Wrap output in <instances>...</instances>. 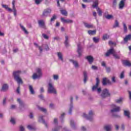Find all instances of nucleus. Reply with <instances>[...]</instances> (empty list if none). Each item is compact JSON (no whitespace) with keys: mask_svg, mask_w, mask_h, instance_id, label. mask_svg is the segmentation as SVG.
Listing matches in <instances>:
<instances>
[{"mask_svg":"<svg viewBox=\"0 0 131 131\" xmlns=\"http://www.w3.org/2000/svg\"><path fill=\"white\" fill-rule=\"evenodd\" d=\"M113 55L115 59H119L120 58V54H117L115 50L113 48L108 50L105 53L106 57H109L110 55Z\"/></svg>","mask_w":131,"mask_h":131,"instance_id":"obj_1","label":"nucleus"},{"mask_svg":"<svg viewBox=\"0 0 131 131\" xmlns=\"http://www.w3.org/2000/svg\"><path fill=\"white\" fill-rule=\"evenodd\" d=\"M21 73V71H17L13 72V76H14V79L17 81L18 84L22 83V79L20 78L19 75Z\"/></svg>","mask_w":131,"mask_h":131,"instance_id":"obj_2","label":"nucleus"},{"mask_svg":"<svg viewBox=\"0 0 131 131\" xmlns=\"http://www.w3.org/2000/svg\"><path fill=\"white\" fill-rule=\"evenodd\" d=\"M48 93L49 94H57V91L54 87L53 83L49 82L48 84Z\"/></svg>","mask_w":131,"mask_h":131,"instance_id":"obj_3","label":"nucleus"},{"mask_svg":"<svg viewBox=\"0 0 131 131\" xmlns=\"http://www.w3.org/2000/svg\"><path fill=\"white\" fill-rule=\"evenodd\" d=\"M36 73H34L33 75V79H36L37 78H40L42 76V73H41V70L40 69H37Z\"/></svg>","mask_w":131,"mask_h":131,"instance_id":"obj_4","label":"nucleus"},{"mask_svg":"<svg viewBox=\"0 0 131 131\" xmlns=\"http://www.w3.org/2000/svg\"><path fill=\"white\" fill-rule=\"evenodd\" d=\"M99 83H100V80H99V78H96V83L95 85H94L92 88V91L94 92L95 91H97V93L98 94H100L101 93V91H102L101 90V88H98V86H99Z\"/></svg>","mask_w":131,"mask_h":131,"instance_id":"obj_5","label":"nucleus"},{"mask_svg":"<svg viewBox=\"0 0 131 131\" xmlns=\"http://www.w3.org/2000/svg\"><path fill=\"white\" fill-rule=\"evenodd\" d=\"M112 108H113V109L110 111V112H111V113H114L115 112H119V111H120V106H116L115 104H113L112 105Z\"/></svg>","mask_w":131,"mask_h":131,"instance_id":"obj_6","label":"nucleus"},{"mask_svg":"<svg viewBox=\"0 0 131 131\" xmlns=\"http://www.w3.org/2000/svg\"><path fill=\"white\" fill-rule=\"evenodd\" d=\"M51 12H52V10L50 8H47L43 10L42 16L43 17H48L51 14Z\"/></svg>","mask_w":131,"mask_h":131,"instance_id":"obj_7","label":"nucleus"},{"mask_svg":"<svg viewBox=\"0 0 131 131\" xmlns=\"http://www.w3.org/2000/svg\"><path fill=\"white\" fill-rule=\"evenodd\" d=\"M17 102L19 104V108L20 109V112L23 111V110H25V107H26V105H25V104H24L23 103L22 100H21V99H20V98H18L17 99Z\"/></svg>","mask_w":131,"mask_h":131,"instance_id":"obj_8","label":"nucleus"},{"mask_svg":"<svg viewBox=\"0 0 131 131\" xmlns=\"http://www.w3.org/2000/svg\"><path fill=\"white\" fill-rule=\"evenodd\" d=\"M110 96V93H109V91L107 89H104L101 94V97L102 98H106V97H108Z\"/></svg>","mask_w":131,"mask_h":131,"instance_id":"obj_9","label":"nucleus"},{"mask_svg":"<svg viewBox=\"0 0 131 131\" xmlns=\"http://www.w3.org/2000/svg\"><path fill=\"white\" fill-rule=\"evenodd\" d=\"M131 38V34L127 35V36H125V38H124V41L121 42V43L122 45H124V43H126L128 40H130Z\"/></svg>","mask_w":131,"mask_h":131,"instance_id":"obj_10","label":"nucleus"},{"mask_svg":"<svg viewBox=\"0 0 131 131\" xmlns=\"http://www.w3.org/2000/svg\"><path fill=\"white\" fill-rule=\"evenodd\" d=\"M112 82L109 80H107V78H104L102 80L103 85H106V84H111Z\"/></svg>","mask_w":131,"mask_h":131,"instance_id":"obj_11","label":"nucleus"},{"mask_svg":"<svg viewBox=\"0 0 131 131\" xmlns=\"http://www.w3.org/2000/svg\"><path fill=\"white\" fill-rule=\"evenodd\" d=\"M125 4V0L121 1L119 5V8L120 10H122V9L124 8Z\"/></svg>","mask_w":131,"mask_h":131,"instance_id":"obj_12","label":"nucleus"},{"mask_svg":"<svg viewBox=\"0 0 131 131\" xmlns=\"http://www.w3.org/2000/svg\"><path fill=\"white\" fill-rule=\"evenodd\" d=\"M12 9L13 12L14 13V15L15 17L17 16V10H16V8L15 7V1H13L12 2Z\"/></svg>","mask_w":131,"mask_h":131,"instance_id":"obj_13","label":"nucleus"},{"mask_svg":"<svg viewBox=\"0 0 131 131\" xmlns=\"http://www.w3.org/2000/svg\"><path fill=\"white\" fill-rule=\"evenodd\" d=\"M77 53L79 55V57H80L82 54V49H81V47H80V44H78V50Z\"/></svg>","mask_w":131,"mask_h":131,"instance_id":"obj_14","label":"nucleus"},{"mask_svg":"<svg viewBox=\"0 0 131 131\" xmlns=\"http://www.w3.org/2000/svg\"><path fill=\"white\" fill-rule=\"evenodd\" d=\"M86 60H88L90 64H92L94 62V57L92 56H88L86 57Z\"/></svg>","mask_w":131,"mask_h":131,"instance_id":"obj_15","label":"nucleus"},{"mask_svg":"<svg viewBox=\"0 0 131 131\" xmlns=\"http://www.w3.org/2000/svg\"><path fill=\"white\" fill-rule=\"evenodd\" d=\"M57 57L61 62H63L64 59H63V54L61 52H57Z\"/></svg>","mask_w":131,"mask_h":131,"instance_id":"obj_16","label":"nucleus"},{"mask_svg":"<svg viewBox=\"0 0 131 131\" xmlns=\"http://www.w3.org/2000/svg\"><path fill=\"white\" fill-rule=\"evenodd\" d=\"M61 20L63 23H73V20L70 19H66L63 17L61 18Z\"/></svg>","mask_w":131,"mask_h":131,"instance_id":"obj_17","label":"nucleus"},{"mask_svg":"<svg viewBox=\"0 0 131 131\" xmlns=\"http://www.w3.org/2000/svg\"><path fill=\"white\" fill-rule=\"evenodd\" d=\"M38 121L39 122H41L42 123H43L46 127H48V124L46 123L45 120H43V118H42V117H40L39 118Z\"/></svg>","mask_w":131,"mask_h":131,"instance_id":"obj_18","label":"nucleus"},{"mask_svg":"<svg viewBox=\"0 0 131 131\" xmlns=\"http://www.w3.org/2000/svg\"><path fill=\"white\" fill-rule=\"evenodd\" d=\"M8 89H9V86L7 84H4L2 86V92H6V91H8Z\"/></svg>","mask_w":131,"mask_h":131,"instance_id":"obj_19","label":"nucleus"},{"mask_svg":"<svg viewBox=\"0 0 131 131\" xmlns=\"http://www.w3.org/2000/svg\"><path fill=\"white\" fill-rule=\"evenodd\" d=\"M38 24H39V26H40V27L45 28V21H43V20H38Z\"/></svg>","mask_w":131,"mask_h":131,"instance_id":"obj_20","label":"nucleus"},{"mask_svg":"<svg viewBox=\"0 0 131 131\" xmlns=\"http://www.w3.org/2000/svg\"><path fill=\"white\" fill-rule=\"evenodd\" d=\"M70 61L72 62L75 68H78L79 67V65H78V62H77V61L73 60H70Z\"/></svg>","mask_w":131,"mask_h":131,"instance_id":"obj_21","label":"nucleus"},{"mask_svg":"<svg viewBox=\"0 0 131 131\" xmlns=\"http://www.w3.org/2000/svg\"><path fill=\"white\" fill-rule=\"evenodd\" d=\"M3 8H4L5 10H7L8 12H13V10H12L11 8H9L8 5L2 4Z\"/></svg>","mask_w":131,"mask_h":131,"instance_id":"obj_22","label":"nucleus"},{"mask_svg":"<svg viewBox=\"0 0 131 131\" xmlns=\"http://www.w3.org/2000/svg\"><path fill=\"white\" fill-rule=\"evenodd\" d=\"M84 25L85 27L86 28H94V25L91 24H88L86 23H84Z\"/></svg>","mask_w":131,"mask_h":131,"instance_id":"obj_23","label":"nucleus"},{"mask_svg":"<svg viewBox=\"0 0 131 131\" xmlns=\"http://www.w3.org/2000/svg\"><path fill=\"white\" fill-rule=\"evenodd\" d=\"M123 64L124 65V66H128V67H130L131 66L130 62L127 60L123 61Z\"/></svg>","mask_w":131,"mask_h":131,"instance_id":"obj_24","label":"nucleus"},{"mask_svg":"<svg viewBox=\"0 0 131 131\" xmlns=\"http://www.w3.org/2000/svg\"><path fill=\"white\" fill-rule=\"evenodd\" d=\"M112 128L111 125H106L104 126V129L106 131H110L111 129Z\"/></svg>","mask_w":131,"mask_h":131,"instance_id":"obj_25","label":"nucleus"},{"mask_svg":"<svg viewBox=\"0 0 131 131\" xmlns=\"http://www.w3.org/2000/svg\"><path fill=\"white\" fill-rule=\"evenodd\" d=\"M99 4V0H95V2H93V5H92L93 8H97Z\"/></svg>","mask_w":131,"mask_h":131,"instance_id":"obj_26","label":"nucleus"},{"mask_svg":"<svg viewBox=\"0 0 131 131\" xmlns=\"http://www.w3.org/2000/svg\"><path fill=\"white\" fill-rule=\"evenodd\" d=\"M84 75V82L85 83L86 82V80H88V73L86 72H83Z\"/></svg>","mask_w":131,"mask_h":131,"instance_id":"obj_27","label":"nucleus"},{"mask_svg":"<svg viewBox=\"0 0 131 131\" xmlns=\"http://www.w3.org/2000/svg\"><path fill=\"white\" fill-rule=\"evenodd\" d=\"M88 33L89 35H95L96 34V30H89L88 31Z\"/></svg>","mask_w":131,"mask_h":131,"instance_id":"obj_28","label":"nucleus"},{"mask_svg":"<svg viewBox=\"0 0 131 131\" xmlns=\"http://www.w3.org/2000/svg\"><path fill=\"white\" fill-rule=\"evenodd\" d=\"M70 125L72 128H74V129H75V124L74 123V121L73 120H71L70 121Z\"/></svg>","mask_w":131,"mask_h":131,"instance_id":"obj_29","label":"nucleus"},{"mask_svg":"<svg viewBox=\"0 0 131 131\" xmlns=\"http://www.w3.org/2000/svg\"><path fill=\"white\" fill-rule=\"evenodd\" d=\"M29 90L31 95H34L35 94V92H34L32 85L29 86Z\"/></svg>","mask_w":131,"mask_h":131,"instance_id":"obj_30","label":"nucleus"},{"mask_svg":"<svg viewBox=\"0 0 131 131\" xmlns=\"http://www.w3.org/2000/svg\"><path fill=\"white\" fill-rule=\"evenodd\" d=\"M84 118H86V119H89L90 121H92V118H93V116L91 115H84L83 116Z\"/></svg>","mask_w":131,"mask_h":131,"instance_id":"obj_31","label":"nucleus"},{"mask_svg":"<svg viewBox=\"0 0 131 131\" xmlns=\"http://www.w3.org/2000/svg\"><path fill=\"white\" fill-rule=\"evenodd\" d=\"M123 27L124 29V32L126 33L127 32V27H126V24L124 23H123Z\"/></svg>","mask_w":131,"mask_h":131,"instance_id":"obj_32","label":"nucleus"},{"mask_svg":"<svg viewBox=\"0 0 131 131\" xmlns=\"http://www.w3.org/2000/svg\"><path fill=\"white\" fill-rule=\"evenodd\" d=\"M20 27L21 28L22 30H23L24 32L26 33V34H28V32H27V30H26V29L24 26H23L22 25H20Z\"/></svg>","mask_w":131,"mask_h":131,"instance_id":"obj_33","label":"nucleus"},{"mask_svg":"<svg viewBox=\"0 0 131 131\" xmlns=\"http://www.w3.org/2000/svg\"><path fill=\"white\" fill-rule=\"evenodd\" d=\"M108 38H109V35H108L107 34L103 35L102 37L103 40H106V39H108Z\"/></svg>","mask_w":131,"mask_h":131,"instance_id":"obj_34","label":"nucleus"},{"mask_svg":"<svg viewBox=\"0 0 131 131\" xmlns=\"http://www.w3.org/2000/svg\"><path fill=\"white\" fill-rule=\"evenodd\" d=\"M60 12L63 16H67V11L66 10H61Z\"/></svg>","mask_w":131,"mask_h":131,"instance_id":"obj_35","label":"nucleus"},{"mask_svg":"<svg viewBox=\"0 0 131 131\" xmlns=\"http://www.w3.org/2000/svg\"><path fill=\"white\" fill-rule=\"evenodd\" d=\"M105 18L108 20H110V19H113V15L107 14L106 16H105Z\"/></svg>","mask_w":131,"mask_h":131,"instance_id":"obj_36","label":"nucleus"},{"mask_svg":"<svg viewBox=\"0 0 131 131\" xmlns=\"http://www.w3.org/2000/svg\"><path fill=\"white\" fill-rule=\"evenodd\" d=\"M38 109L39 110H40V111H41L42 112H44V113L47 112V109L43 107L38 106Z\"/></svg>","mask_w":131,"mask_h":131,"instance_id":"obj_37","label":"nucleus"},{"mask_svg":"<svg viewBox=\"0 0 131 131\" xmlns=\"http://www.w3.org/2000/svg\"><path fill=\"white\" fill-rule=\"evenodd\" d=\"M130 112L127 110L124 111V115H130Z\"/></svg>","mask_w":131,"mask_h":131,"instance_id":"obj_38","label":"nucleus"},{"mask_svg":"<svg viewBox=\"0 0 131 131\" xmlns=\"http://www.w3.org/2000/svg\"><path fill=\"white\" fill-rule=\"evenodd\" d=\"M10 122L12 124H16V120L14 118H11V119H10Z\"/></svg>","mask_w":131,"mask_h":131,"instance_id":"obj_39","label":"nucleus"},{"mask_svg":"<svg viewBox=\"0 0 131 131\" xmlns=\"http://www.w3.org/2000/svg\"><path fill=\"white\" fill-rule=\"evenodd\" d=\"M53 77L54 80H58L59 79V76L58 75H53Z\"/></svg>","mask_w":131,"mask_h":131,"instance_id":"obj_40","label":"nucleus"},{"mask_svg":"<svg viewBox=\"0 0 131 131\" xmlns=\"http://www.w3.org/2000/svg\"><path fill=\"white\" fill-rule=\"evenodd\" d=\"M64 44L66 47H68V36H66V41L64 42Z\"/></svg>","mask_w":131,"mask_h":131,"instance_id":"obj_41","label":"nucleus"},{"mask_svg":"<svg viewBox=\"0 0 131 131\" xmlns=\"http://www.w3.org/2000/svg\"><path fill=\"white\" fill-rule=\"evenodd\" d=\"M97 11L99 16H101L102 15V10H101L100 8H97Z\"/></svg>","mask_w":131,"mask_h":131,"instance_id":"obj_42","label":"nucleus"},{"mask_svg":"<svg viewBox=\"0 0 131 131\" xmlns=\"http://www.w3.org/2000/svg\"><path fill=\"white\" fill-rule=\"evenodd\" d=\"M114 27H119V24L118 23V21L117 20L115 21Z\"/></svg>","mask_w":131,"mask_h":131,"instance_id":"obj_43","label":"nucleus"},{"mask_svg":"<svg viewBox=\"0 0 131 131\" xmlns=\"http://www.w3.org/2000/svg\"><path fill=\"white\" fill-rule=\"evenodd\" d=\"M112 82H113L114 83H115L116 82V77L115 76H113L112 78Z\"/></svg>","mask_w":131,"mask_h":131,"instance_id":"obj_44","label":"nucleus"},{"mask_svg":"<svg viewBox=\"0 0 131 131\" xmlns=\"http://www.w3.org/2000/svg\"><path fill=\"white\" fill-rule=\"evenodd\" d=\"M27 127H28V129H30V130H34V128H33L32 127V126H31L30 125H28Z\"/></svg>","mask_w":131,"mask_h":131,"instance_id":"obj_45","label":"nucleus"},{"mask_svg":"<svg viewBox=\"0 0 131 131\" xmlns=\"http://www.w3.org/2000/svg\"><path fill=\"white\" fill-rule=\"evenodd\" d=\"M41 2H42V0H35V3L36 5H39Z\"/></svg>","mask_w":131,"mask_h":131,"instance_id":"obj_46","label":"nucleus"},{"mask_svg":"<svg viewBox=\"0 0 131 131\" xmlns=\"http://www.w3.org/2000/svg\"><path fill=\"white\" fill-rule=\"evenodd\" d=\"M121 102H122V98H120L116 100V102L118 103H120Z\"/></svg>","mask_w":131,"mask_h":131,"instance_id":"obj_47","label":"nucleus"},{"mask_svg":"<svg viewBox=\"0 0 131 131\" xmlns=\"http://www.w3.org/2000/svg\"><path fill=\"white\" fill-rule=\"evenodd\" d=\"M93 40H94V42H98L99 40V39L98 37H95L93 38Z\"/></svg>","mask_w":131,"mask_h":131,"instance_id":"obj_48","label":"nucleus"},{"mask_svg":"<svg viewBox=\"0 0 131 131\" xmlns=\"http://www.w3.org/2000/svg\"><path fill=\"white\" fill-rule=\"evenodd\" d=\"M57 17L56 16V15H53V17L51 18V22H53V21H55V20H56Z\"/></svg>","mask_w":131,"mask_h":131,"instance_id":"obj_49","label":"nucleus"},{"mask_svg":"<svg viewBox=\"0 0 131 131\" xmlns=\"http://www.w3.org/2000/svg\"><path fill=\"white\" fill-rule=\"evenodd\" d=\"M42 48H45V50L46 51H49V46L48 45H42Z\"/></svg>","mask_w":131,"mask_h":131,"instance_id":"obj_50","label":"nucleus"},{"mask_svg":"<svg viewBox=\"0 0 131 131\" xmlns=\"http://www.w3.org/2000/svg\"><path fill=\"white\" fill-rule=\"evenodd\" d=\"M72 109H73V104H72V103H71V106L70 107L69 114H71V111H72Z\"/></svg>","mask_w":131,"mask_h":131,"instance_id":"obj_51","label":"nucleus"},{"mask_svg":"<svg viewBox=\"0 0 131 131\" xmlns=\"http://www.w3.org/2000/svg\"><path fill=\"white\" fill-rule=\"evenodd\" d=\"M120 77L121 79H122V78H123V77H124V72H122L120 76Z\"/></svg>","mask_w":131,"mask_h":131,"instance_id":"obj_52","label":"nucleus"},{"mask_svg":"<svg viewBox=\"0 0 131 131\" xmlns=\"http://www.w3.org/2000/svg\"><path fill=\"white\" fill-rule=\"evenodd\" d=\"M42 36L43 37H44V38H45L46 39H49V36H48V35H47L45 34H42Z\"/></svg>","mask_w":131,"mask_h":131,"instance_id":"obj_53","label":"nucleus"},{"mask_svg":"<svg viewBox=\"0 0 131 131\" xmlns=\"http://www.w3.org/2000/svg\"><path fill=\"white\" fill-rule=\"evenodd\" d=\"M61 128V126L58 127L57 128H55V129H53L52 131H59V130Z\"/></svg>","mask_w":131,"mask_h":131,"instance_id":"obj_54","label":"nucleus"},{"mask_svg":"<svg viewBox=\"0 0 131 131\" xmlns=\"http://www.w3.org/2000/svg\"><path fill=\"white\" fill-rule=\"evenodd\" d=\"M92 69L93 70H98V67H96L95 66H92Z\"/></svg>","mask_w":131,"mask_h":131,"instance_id":"obj_55","label":"nucleus"},{"mask_svg":"<svg viewBox=\"0 0 131 131\" xmlns=\"http://www.w3.org/2000/svg\"><path fill=\"white\" fill-rule=\"evenodd\" d=\"M89 115H94V114H95V113H94V111H89Z\"/></svg>","mask_w":131,"mask_h":131,"instance_id":"obj_56","label":"nucleus"},{"mask_svg":"<svg viewBox=\"0 0 131 131\" xmlns=\"http://www.w3.org/2000/svg\"><path fill=\"white\" fill-rule=\"evenodd\" d=\"M83 2H84V3H91L93 2V0H83Z\"/></svg>","mask_w":131,"mask_h":131,"instance_id":"obj_57","label":"nucleus"},{"mask_svg":"<svg viewBox=\"0 0 131 131\" xmlns=\"http://www.w3.org/2000/svg\"><path fill=\"white\" fill-rule=\"evenodd\" d=\"M101 65L102 66H103V67H105L106 68V63L104 61H102L101 62Z\"/></svg>","mask_w":131,"mask_h":131,"instance_id":"obj_58","label":"nucleus"},{"mask_svg":"<svg viewBox=\"0 0 131 131\" xmlns=\"http://www.w3.org/2000/svg\"><path fill=\"white\" fill-rule=\"evenodd\" d=\"M54 124H58V120L56 118L54 119Z\"/></svg>","mask_w":131,"mask_h":131,"instance_id":"obj_59","label":"nucleus"},{"mask_svg":"<svg viewBox=\"0 0 131 131\" xmlns=\"http://www.w3.org/2000/svg\"><path fill=\"white\" fill-rule=\"evenodd\" d=\"M19 128H20V131L25 130L24 127H23V126H20Z\"/></svg>","mask_w":131,"mask_h":131,"instance_id":"obj_60","label":"nucleus"},{"mask_svg":"<svg viewBox=\"0 0 131 131\" xmlns=\"http://www.w3.org/2000/svg\"><path fill=\"white\" fill-rule=\"evenodd\" d=\"M106 72H110V71H111V69H110V68H107L106 67Z\"/></svg>","mask_w":131,"mask_h":131,"instance_id":"obj_61","label":"nucleus"},{"mask_svg":"<svg viewBox=\"0 0 131 131\" xmlns=\"http://www.w3.org/2000/svg\"><path fill=\"white\" fill-rule=\"evenodd\" d=\"M16 93L17 94H20V87L18 86L16 90Z\"/></svg>","mask_w":131,"mask_h":131,"instance_id":"obj_62","label":"nucleus"},{"mask_svg":"<svg viewBox=\"0 0 131 131\" xmlns=\"http://www.w3.org/2000/svg\"><path fill=\"white\" fill-rule=\"evenodd\" d=\"M81 129H82V131H85V130H86V129L84 127V126H82V127H81Z\"/></svg>","mask_w":131,"mask_h":131,"instance_id":"obj_63","label":"nucleus"},{"mask_svg":"<svg viewBox=\"0 0 131 131\" xmlns=\"http://www.w3.org/2000/svg\"><path fill=\"white\" fill-rule=\"evenodd\" d=\"M129 99L131 100V92L128 91Z\"/></svg>","mask_w":131,"mask_h":131,"instance_id":"obj_64","label":"nucleus"}]
</instances>
